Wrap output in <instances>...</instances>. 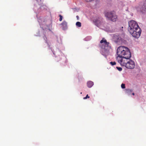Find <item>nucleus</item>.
I'll return each mask as SVG.
<instances>
[{"label": "nucleus", "mask_w": 146, "mask_h": 146, "mask_svg": "<svg viewBox=\"0 0 146 146\" xmlns=\"http://www.w3.org/2000/svg\"><path fill=\"white\" fill-rule=\"evenodd\" d=\"M105 16L109 20L113 22L115 21L117 19V16L113 12L106 13L105 14Z\"/></svg>", "instance_id": "nucleus-4"}, {"label": "nucleus", "mask_w": 146, "mask_h": 146, "mask_svg": "<svg viewBox=\"0 0 146 146\" xmlns=\"http://www.w3.org/2000/svg\"><path fill=\"white\" fill-rule=\"evenodd\" d=\"M59 17H60L59 21H61L62 20V16L61 15H59Z\"/></svg>", "instance_id": "nucleus-15"}, {"label": "nucleus", "mask_w": 146, "mask_h": 146, "mask_svg": "<svg viewBox=\"0 0 146 146\" xmlns=\"http://www.w3.org/2000/svg\"><path fill=\"white\" fill-rule=\"evenodd\" d=\"M117 53L118 56L117 59L118 62L121 65L126 66L131 57L129 50L127 47L121 46L117 48Z\"/></svg>", "instance_id": "nucleus-1"}, {"label": "nucleus", "mask_w": 146, "mask_h": 146, "mask_svg": "<svg viewBox=\"0 0 146 146\" xmlns=\"http://www.w3.org/2000/svg\"><path fill=\"white\" fill-rule=\"evenodd\" d=\"M94 85L93 82L91 81H89L87 82V85L89 88H91Z\"/></svg>", "instance_id": "nucleus-9"}, {"label": "nucleus", "mask_w": 146, "mask_h": 146, "mask_svg": "<svg viewBox=\"0 0 146 146\" xmlns=\"http://www.w3.org/2000/svg\"><path fill=\"white\" fill-rule=\"evenodd\" d=\"M46 41V43H47V41Z\"/></svg>", "instance_id": "nucleus-19"}, {"label": "nucleus", "mask_w": 146, "mask_h": 146, "mask_svg": "<svg viewBox=\"0 0 146 146\" xmlns=\"http://www.w3.org/2000/svg\"><path fill=\"white\" fill-rule=\"evenodd\" d=\"M76 25L78 27H80L81 26V24L80 22H77L76 23Z\"/></svg>", "instance_id": "nucleus-11"}, {"label": "nucleus", "mask_w": 146, "mask_h": 146, "mask_svg": "<svg viewBox=\"0 0 146 146\" xmlns=\"http://www.w3.org/2000/svg\"><path fill=\"white\" fill-rule=\"evenodd\" d=\"M135 65L134 62L129 59L125 67L129 69H133L135 68Z\"/></svg>", "instance_id": "nucleus-7"}, {"label": "nucleus", "mask_w": 146, "mask_h": 146, "mask_svg": "<svg viewBox=\"0 0 146 146\" xmlns=\"http://www.w3.org/2000/svg\"><path fill=\"white\" fill-rule=\"evenodd\" d=\"M90 98V96H88V94H87L86 95V97L84 98L83 99H87V98Z\"/></svg>", "instance_id": "nucleus-16"}, {"label": "nucleus", "mask_w": 146, "mask_h": 146, "mask_svg": "<svg viewBox=\"0 0 146 146\" xmlns=\"http://www.w3.org/2000/svg\"><path fill=\"white\" fill-rule=\"evenodd\" d=\"M116 68L119 71H121L122 70V68L121 67H117Z\"/></svg>", "instance_id": "nucleus-14"}, {"label": "nucleus", "mask_w": 146, "mask_h": 146, "mask_svg": "<svg viewBox=\"0 0 146 146\" xmlns=\"http://www.w3.org/2000/svg\"><path fill=\"white\" fill-rule=\"evenodd\" d=\"M110 64L112 66H113L116 64V63L115 62H110Z\"/></svg>", "instance_id": "nucleus-12"}, {"label": "nucleus", "mask_w": 146, "mask_h": 146, "mask_svg": "<svg viewBox=\"0 0 146 146\" xmlns=\"http://www.w3.org/2000/svg\"><path fill=\"white\" fill-rule=\"evenodd\" d=\"M61 27L63 30H65L67 29V23L65 21H64L61 24Z\"/></svg>", "instance_id": "nucleus-8"}, {"label": "nucleus", "mask_w": 146, "mask_h": 146, "mask_svg": "<svg viewBox=\"0 0 146 146\" xmlns=\"http://www.w3.org/2000/svg\"><path fill=\"white\" fill-rule=\"evenodd\" d=\"M121 87L123 89H124L125 88V85L124 84H121Z\"/></svg>", "instance_id": "nucleus-13"}, {"label": "nucleus", "mask_w": 146, "mask_h": 146, "mask_svg": "<svg viewBox=\"0 0 146 146\" xmlns=\"http://www.w3.org/2000/svg\"><path fill=\"white\" fill-rule=\"evenodd\" d=\"M38 22H40V21L39 20L38 21Z\"/></svg>", "instance_id": "nucleus-20"}, {"label": "nucleus", "mask_w": 146, "mask_h": 146, "mask_svg": "<svg viewBox=\"0 0 146 146\" xmlns=\"http://www.w3.org/2000/svg\"><path fill=\"white\" fill-rule=\"evenodd\" d=\"M76 17L78 19L79 17L78 16H76Z\"/></svg>", "instance_id": "nucleus-17"}, {"label": "nucleus", "mask_w": 146, "mask_h": 146, "mask_svg": "<svg viewBox=\"0 0 146 146\" xmlns=\"http://www.w3.org/2000/svg\"><path fill=\"white\" fill-rule=\"evenodd\" d=\"M138 11L144 13L146 11V1H145L143 4L140 5L137 8Z\"/></svg>", "instance_id": "nucleus-6"}, {"label": "nucleus", "mask_w": 146, "mask_h": 146, "mask_svg": "<svg viewBox=\"0 0 146 146\" xmlns=\"http://www.w3.org/2000/svg\"><path fill=\"white\" fill-rule=\"evenodd\" d=\"M94 22H95V25L98 27H104L105 24L103 19L101 17H98L96 18L94 20Z\"/></svg>", "instance_id": "nucleus-5"}, {"label": "nucleus", "mask_w": 146, "mask_h": 146, "mask_svg": "<svg viewBox=\"0 0 146 146\" xmlns=\"http://www.w3.org/2000/svg\"><path fill=\"white\" fill-rule=\"evenodd\" d=\"M132 94L133 95H134L135 94H134V93H132Z\"/></svg>", "instance_id": "nucleus-18"}, {"label": "nucleus", "mask_w": 146, "mask_h": 146, "mask_svg": "<svg viewBox=\"0 0 146 146\" xmlns=\"http://www.w3.org/2000/svg\"><path fill=\"white\" fill-rule=\"evenodd\" d=\"M101 44V48L106 51H108L111 48V46L109 42L107 41V40L103 38L100 41Z\"/></svg>", "instance_id": "nucleus-3"}, {"label": "nucleus", "mask_w": 146, "mask_h": 146, "mask_svg": "<svg viewBox=\"0 0 146 146\" xmlns=\"http://www.w3.org/2000/svg\"><path fill=\"white\" fill-rule=\"evenodd\" d=\"M133 91L132 89H126L125 90V93L128 94H130Z\"/></svg>", "instance_id": "nucleus-10"}, {"label": "nucleus", "mask_w": 146, "mask_h": 146, "mask_svg": "<svg viewBox=\"0 0 146 146\" xmlns=\"http://www.w3.org/2000/svg\"><path fill=\"white\" fill-rule=\"evenodd\" d=\"M128 30L132 36L136 38H138L140 36L141 30L138 24L134 21H129L128 23Z\"/></svg>", "instance_id": "nucleus-2"}]
</instances>
